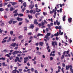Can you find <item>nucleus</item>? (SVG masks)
<instances>
[{
    "label": "nucleus",
    "instance_id": "36",
    "mask_svg": "<svg viewBox=\"0 0 73 73\" xmlns=\"http://www.w3.org/2000/svg\"><path fill=\"white\" fill-rule=\"evenodd\" d=\"M33 12V11L32 9L30 11V13L32 14Z\"/></svg>",
    "mask_w": 73,
    "mask_h": 73
},
{
    "label": "nucleus",
    "instance_id": "6",
    "mask_svg": "<svg viewBox=\"0 0 73 73\" xmlns=\"http://www.w3.org/2000/svg\"><path fill=\"white\" fill-rule=\"evenodd\" d=\"M34 24L36 25H37L38 24V22H37V21L36 19L34 20Z\"/></svg>",
    "mask_w": 73,
    "mask_h": 73
},
{
    "label": "nucleus",
    "instance_id": "13",
    "mask_svg": "<svg viewBox=\"0 0 73 73\" xmlns=\"http://www.w3.org/2000/svg\"><path fill=\"white\" fill-rule=\"evenodd\" d=\"M66 16L65 15L64 16L62 17V20L64 21H65L66 20Z\"/></svg>",
    "mask_w": 73,
    "mask_h": 73
},
{
    "label": "nucleus",
    "instance_id": "30",
    "mask_svg": "<svg viewBox=\"0 0 73 73\" xmlns=\"http://www.w3.org/2000/svg\"><path fill=\"white\" fill-rule=\"evenodd\" d=\"M18 15V13H15L14 14V16L15 17H16L17 16V15Z\"/></svg>",
    "mask_w": 73,
    "mask_h": 73
},
{
    "label": "nucleus",
    "instance_id": "24",
    "mask_svg": "<svg viewBox=\"0 0 73 73\" xmlns=\"http://www.w3.org/2000/svg\"><path fill=\"white\" fill-rule=\"evenodd\" d=\"M26 10V8L25 7H24V8L22 9V12L23 13L24 12V11Z\"/></svg>",
    "mask_w": 73,
    "mask_h": 73
},
{
    "label": "nucleus",
    "instance_id": "48",
    "mask_svg": "<svg viewBox=\"0 0 73 73\" xmlns=\"http://www.w3.org/2000/svg\"><path fill=\"white\" fill-rule=\"evenodd\" d=\"M16 54H18L19 53V51L16 50L15 51Z\"/></svg>",
    "mask_w": 73,
    "mask_h": 73
},
{
    "label": "nucleus",
    "instance_id": "1",
    "mask_svg": "<svg viewBox=\"0 0 73 73\" xmlns=\"http://www.w3.org/2000/svg\"><path fill=\"white\" fill-rule=\"evenodd\" d=\"M70 68V70L71 72H72V70H73V69H72V65H66V70H68V69H69Z\"/></svg>",
    "mask_w": 73,
    "mask_h": 73
},
{
    "label": "nucleus",
    "instance_id": "29",
    "mask_svg": "<svg viewBox=\"0 0 73 73\" xmlns=\"http://www.w3.org/2000/svg\"><path fill=\"white\" fill-rule=\"evenodd\" d=\"M23 23V22H22V21H21V22L19 23V26H20V25H21Z\"/></svg>",
    "mask_w": 73,
    "mask_h": 73
},
{
    "label": "nucleus",
    "instance_id": "33",
    "mask_svg": "<svg viewBox=\"0 0 73 73\" xmlns=\"http://www.w3.org/2000/svg\"><path fill=\"white\" fill-rule=\"evenodd\" d=\"M4 9L3 8H1L0 9V11H4Z\"/></svg>",
    "mask_w": 73,
    "mask_h": 73
},
{
    "label": "nucleus",
    "instance_id": "19",
    "mask_svg": "<svg viewBox=\"0 0 73 73\" xmlns=\"http://www.w3.org/2000/svg\"><path fill=\"white\" fill-rule=\"evenodd\" d=\"M23 6H24V8H25L27 6V5L25 2H24L23 3Z\"/></svg>",
    "mask_w": 73,
    "mask_h": 73
},
{
    "label": "nucleus",
    "instance_id": "37",
    "mask_svg": "<svg viewBox=\"0 0 73 73\" xmlns=\"http://www.w3.org/2000/svg\"><path fill=\"white\" fill-rule=\"evenodd\" d=\"M62 66L63 67H64L65 66V64H64V63H62Z\"/></svg>",
    "mask_w": 73,
    "mask_h": 73
},
{
    "label": "nucleus",
    "instance_id": "52",
    "mask_svg": "<svg viewBox=\"0 0 73 73\" xmlns=\"http://www.w3.org/2000/svg\"><path fill=\"white\" fill-rule=\"evenodd\" d=\"M16 40V37H15V38L14 39H13L12 41L13 42L15 41Z\"/></svg>",
    "mask_w": 73,
    "mask_h": 73
},
{
    "label": "nucleus",
    "instance_id": "2",
    "mask_svg": "<svg viewBox=\"0 0 73 73\" xmlns=\"http://www.w3.org/2000/svg\"><path fill=\"white\" fill-rule=\"evenodd\" d=\"M52 46H53L54 48L55 47V45L56 46L57 45V43L56 42H55V41H54L53 42H52Z\"/></svg>",
    "mask_w": 73,
    "mask_h": 73
},
{
    "label": "nucleus",
    "instance_id": "39",
    "mask_svg": "<svg viewBox=\"0 0 73 73\" xmlns=\"http://www.w3.org/2000/svg\"><path fill=\"white\" fill-rule=\"evenodd\" d=\"M13 56H11V57H9V59L10 60H11L12 59H13Z\"/></svg>",
    "mask_w": 73,
    "mask_h": 73
},
{
    "label": "nucleus",
    "instance_id": "12",
    "mask_svg": "<svg viewBox=\"0 0 73 73\" xmlns=\"http://www.w3.org/2000/svg\"><path fill=\"white\" fill-rule=\"evenodd\" d=\"M39 36H43L44 35L43 34H41L40 33H38L37 35V37H38Z\"/></svg>",
    "mask_w": 73,
    "mask_h": 73
},
{
    "label": "nucleus",
    "instance_id": "8",
    "mask_svg": "<svg viewBox=\"0 0 73 73\" xmlns=\"http://www.w3.org/2000/svg\"><path fill=\"white\" fill-rule=\"evenodd\" d=\"M72 19L70 17L68 19V23H71L72 22Z\"/></svg>",
    "mask_w": 73,
    "mask_h": 73
},
{
    "label": "nucleus",
    "instance_id": "41",
    "mask_svg": "<svg viewBox=\"0 0 73 73\" xmlns=\"http://www.w3.org/2000/svg\"><path fill=\"white\" fill-rule=\"evenodd\" d=\"M31 7L30 8V9H33V7H34V5H31Z\"/></svg>",
    "mask_w": 73,
    "mask_h": 73
},
{
    "label": "nucleus",
    "instance_id": "21",
    "mask_svg": "<svg viewBox=\"0 0 73 73\" xmlns=\"http://www.w3.org/2000/svg\"><path fill=\"white\" fill-rule=\"evenodd\" d=\"M44 38H46V39L49 40L50 38V37H48V36H45V37H44Z\"/></svg>",
    "mask_w": 73,
    "mask_h": 73
},
{
    "label": "nucleus",
    "instance_id": "3",
    "mask_svg": "<svg viewBox=\"0 0 73 73\" xmlns=\"http://www.w3.org/2000/svg\"><path fill=\"white\" fill-rule=\"evenodd\" d=\"M17 20L18 21H23V19L21 18H19V17H18L17 19Z\"/></svg>",
    "mask_w": 73,
    "mask_h": 73
},
{
    "label": "nucleus",
    "instance_id": "62",
    "mask_svg": "<svg viewBox=\"0 0 73 73\" xmlns=\"http://www.w3.org/2000/svg\"><path fill=\"white\" fill-rule=\"evenodd\" d=\"M3 51L4 52H7V50L6 49H5L4 50H3Z\"/></svg>",
    "mask_w": 73,
    "mask_h": 73
},
{
    "label": "nucleus",
    "instance_id": "4",
    "mask_svg": "<svg viewBox=\"0 0 73 73\" xmlns=\"http://www.w3.org/2000/svg\"><path fill=\"white\" fill-rule=\"evenodd\" d=\"M35 26L34 24H31L30 25V27H29V28L30 29H33Z\"/></svg>",
    "mask_w": 73,
    "mask_h": 73
},
{
    "label": "nucleus",
    "instance_id": "44",
    "mask_svg": "<svg viewBox=\"0 0 73 73\" xmlns=\"http://www.w3.org/2000/svg\"><path fill=\"white\" fill-rule=\"evenodd\" d=\"M58 29L59 30L61 29H62V27L61 26H60L59 27H58Z\"/></svg>",
    "mask_w": 73,
    "mask_h": 73
},
{
    "label": "nucleus",
    "instance_id": "50",
    "mask_svg": "<svg viewBox=\"0 0 73 73\" xmlns=\"http://www.w3.org/2000/svg\"><path fill=\"white\" fill-rule=\"evenodd\" d=\"M30 39L32 40L33 39V37L32 36H30V38H29Z\"/></svg>",
    "mask_w": 73,
    "mask_h": 73
},
{
    "label": "nucleus",
    "instance_id": "53",
    "mask_svg": "<svg viewBox=\"0 0 73 73\" xmlns=\"http://www.w3.org/2000/svg\"><path fill=\"white\" fill-rule=\"evenodd\" d=\"M50 26H51L52 27L53 25V23H50Z\"/></svg>",
    "mask_w": 73,
    "mask_h": 73
},
{
    "label": "nucleus",
    "instance_id": "28",
    "mask_svg": "<svg viewBox=\"0 0 73 73\" xmlns=\"http://www.w3.org/2000/svg\"><path fill=\"white\" fill-rule=\"evenodd\" d=\"M36 54H37L38 55H40L41 54V52L39 51L37 52Z\"/></svg>",
    "mask_w": 73,
    "mask_h": 73
},
{
    "label": "nucleus",
    "instance_id": "51",
    "mask_svg": "<svg viewBox=\"0 0 73 73\" xmlns=\"http://www.w3.org/2000/svg\"><path fill=\"white\" fill-rule=\"evenodd\" d=\"M39 30V29L38 28H36V30H35V32H37V31H38Z\"/></svg>",
    "mask_w": 73,
    "mask_h": 73
},
{
    "label": "nucleus",
    "instance_id": "7",
    "mask_svg": "<svg viewBox=\"0 0 73 73\" xmlns=\"http://www.w3.org/2000/svg\"><path fill=\"white\" fill-rule=\"evenodd\" d=\"M13 19H11V20L9 21L8 23L9 24H11L13 23Z\"/></svg>",
    "mask_w": 73,
    "mask_h": 73
},
{
    "label": "nucleus",
    "instance_id": "10",
    "mask_svg": "<svg viewBox=\"0 0 73 73\" xmlns=\"http://www.w3.org/2000/svg\"><path fill=\"white\" fill-rule=\"evenodd\" d=\"M47 27H48V29H49V30H51V25H50V24H48V25H47Z\"/></svg>",
    "mask_w": 73,
    "mask_h": 73
},
{
    "label": "nucleus",
    "instance_id": "23",
    "mask_svg": "<svg viewBox=\"0 0 73 73\" xmlns=\"http://www.w3.org/2000/svg\"><path fill=\"white\" fill-rule=\"evenodd\" d=\"M17 11H18V10L17 9L15 10V11H13V13L14 14L17 13Z\"/></svg>",
    "mask_w": 73,
    "mask_h": 73
},
{
    "label": "nucleus",
    "instance_id": "64",
    "mask_svg": "<svg viewBox=\"0 0 73 73\" xmlns=\"http://www.w3.org/2000/svg\"><path fill=\"white\" fill-rule=\"evenodd\" d=\"M25 54L22 53V55L24 57L25 56Z\"/></svg>",
    "mask_w": 73,
    "mask_h": 73
},
{
    "label": "nucleus",
    "instance_id": "42",
    "mask_svg": "<svg viewBox=\"0 0 73 73\" xmlns=\"http://www.w3.org/2000/svg\"><path fill=\"white\" fill-rule=\"evenodd\" d=\"M46 31L47 32H48L49 31V29L48 28H46Z\"/></svg>",
    "mask_w": 73,
    "mask_h": 73
},
{
    "label": "nucleus",
    "instance_id": "38",
    "mask_svg": "<svg viewBox=\"0 0 73 73\" xmlns=\"http://www.w3.org/2000/svg\"><path fill=\"white\" fill-rule=\"evenodd\" d=\"M27 27H24V31H27Z\"/></svg>",
    "mask_w": 73,
    "mask_h": 73
},
{
    "label": "nucleus",
    "instance_id": "40",
    "mask_svg": "<svg viewBox=\"0 0 73 73\" xmlns=\"http://www.w3.org/2000/svg\"><path fill=\"white\" fill-rule=\"evenodd\" d=\"M30 70H31V72H33L34 71V69L33 68H31Z\"/></svg>",
    "mask_w": 73,
    "mask_h": 73
},
{
    "label": "nucleus",
    "instance_id": "14",
    "mask_svg": "<svg viewBox=\"0 0 73 73\" xmlns=\"http://www.w3.org/2000/svg\"><path fill=\"white\" fill-rule=\"evenodd\" d=\"M11 37H10L9 38L8 40H7V42H11Z\"/></svg>",
    "mask_w": 73,
    "mask_h": 73
},
{
    "label": "nucleus",
    "instance_id": "47",
    "mask_svg": "<svg viewBox=\"0 0 73 73\" xmlns=\"http://www.w3.org/2000/svg\"><path fill=\"white\" fill-rule=\"evenodd\" d=\"M61 70H62V72L63 73H64V68H62Z\"/></svg>",
    "mask_w": 73,
    "mask_h": 73
},
{
    "label": "nucleus",
    "instance_id": "27",
    "mask_svg": "<svg viewBox=\"0 0 73 73\" xmlns=\"http://www.w3.org/2000/svg\"><path fill=\"white\" fill-rule=\"evenodd\" d=\"M14 33V32L13 31H10V34L11 35H13V33Z\"/></svg>",
    "mask_w": 73,
    "mask_h": 73
},
{
    "label": "nucleus",
    "instance_id": "61",
    "mask_svg": "<svg viewBox=\"0 0 73 73\" xmlns=\"http://www.w3.org/2000/svg\"><path fill=\"white\" fill-rule=\"evenodd\" d=\"M53 60V58L52 57H50V60Z\"/></svg>",
    "mask_w": 73,
    "mask_h": 73
},
{
    "label": "nucleus",
    "instance_id": "25",
    "mask_svg": "<svg viewBox=\"0 0 73 73\" xmlns=\"http://www.w3.org/2000/svg\"><path fill=\"white\" fill-rule=\"evenodd\" d=\"M0 60H5V58H3V57H2V58H0Z\"/></svg>",
    "mask_w": 73,
    "mask_h": 73
},
{
    "label": "nucleus",
    "instance_id": "58",
    "mask_svg": "<svg viewBox=\"0 0 73 73\" xmlns=\"http://www.w3.org/2000/svg\"><path fill=\"white\" fill-rule=\"evenodd\" d=\"M3 65V66H5V62H4L3 63H2Z\"/></svg>",
    "mask_w": 73,
    "mask_h": 73
},
{
    "label": "nucleus",
    "instance_id": "11",
    "mask_svg": "<svg viewBox=\"0 0 73 73\" xmlns=\"http://www.w3.org/2000/svg\"><path fill=\"white\" fill-rule=\"evenodd\" d=\"M15 10V9H14L13 7H11L10 9V11H12L14 10Z\"/></svg>",
    "mask_w": 73,
    "mask_h": 73
},
{
    "label": "nucleus",
    "instance_id": "17",
    "mask_svg": "<svg viewBox=\"0 0 73 73\" xmlns=\"http://www.w3.org/2000/svg\"><path fill=\"white\" fill-rule=\"evenodd\" d=\"M51 35V33H47V34L45 36H47V37H49V36H50Z\"/></svg>",
    "mask_w": 73,
    "mask_h": 73
},
{
    "label": "nucleus",
    "instance_id": "55",
    "mask_svg": "<svg viewBox=\"0 0 73 73\" xmlns=\"http://www.w3.org/2000/svg\"><path fill=\"white\" fill-rule=\"evenodd\" d=\"M4 23H3L2 24H1V26H4Z\"/></svg>",
    "mask_w": 73,
    "mask_h": 73
},
{
    "label": "nucleus",
    "instance_id": "20",
    "mask_svg": "<svg viewBox=\"0 0 73 73\" xmlns=\"http://www.w3.org/2000/svg\"><path fill=\"white\" fill-rule=\"evenodd\" d=\"M23 14H21V13H20V14H19L18 15V16L19 17H23Z\"/></svg>",
    "mask_w": 73,
    "mask_h": 73
},
{
    "label": "nucleus",
    "instance_id": "18",
    "mask_svg": "<svg viewBox=\"0 0 73 73\" xmlns=\"http://www.w3.org/2000/svg\"><path fill=\"white\" fill-rule=\"evenodd\" d=\"M56 24L58 26H59L60 25V23L59 22H58V20H56Z\"/></svg>",
    "mask_w": 73,
    "mask_h": 73
},
{
    "label": "nucleus",
    "instance_id": "22",
    "mask_svg": "<svg viewBox=\"0 0 73 73\" xmlns=\"http://www.w3.org/2000/svg\"><path fill=\"white\" fill-rule=\"evenodd\" d=\"M17 71V69H15V70H14L12 71V72L13 73H16Z\"/></svg>",
    "mask_w": 73,
    "mask_h": 73
},
{
    "label": "nucleus",
    "instance_id": "63",
    "mask_svg": "<svg viewBox=\"0 0 73 73\" xmlns=\"http://www.w3.org/2000/svg\"><path fill=\"white\" fill-rule=\"evenodd\" d=\"M35 73H38V72L36 70H35Z\"/></svg>",
    "mask_w": 73,
    "mask_h": 73
},
{
    "label": "nucleus",
    "instance_id": "59",
    "mask_svg": "<svg viewBox=\"0 0 73 73\" xmlns=\"http://www.w3.org/2000/svg\"><path fill=\"white\" fill-rule=\"evenodd\" d=\"M38 15V14L37 13H36L35 14V17H36V18H37L38 17L37 16Z\"/></svg>",
    "mask_w": 73,
    "mask_h": 73
},
{
    "label": "nucleus",
    "instance_id": "31",
    "mask_svg": "<svg viewBox=\"0 0 73 73\" xmlns=\"http://www.w3.org/2000/svg\"><path fill=\"white\" fill-rule=\"evenodd\" d=\"M28 17L29 18V19H32V16H31L30 15H28Z\"/></svg>",
    "mask_w": 73,
    "mask_h": 73
},
{
    "label": "nucleus",
    "instance_id": "32",
    "mask_svg": "<svg viewBox=\"0 0 73 73\" xmlns=\"http://www.w3.org/2000/svg\"><path fill=\"white\" fill-rule=\"evenodd\" d=\"M6 40H3L2 41V43L3 44L6 42Z\"/></svg>",
    "mask_w": 73,
    "mask_h": 73
},
{
    "label": "nucleus",
    "instance_id": "16",
    "mask_svg": "<svg viewBox=\"0 0 73 73\" xmlns=\"http://www.w3.org/2000/svg\"><path fill=\"white\" fill-rule=\"evenodd\" d=\"M39 46H42L44 44V43L43 42H39Z\"/></svg>",
    "mask_w": 73,
    "mask_h": 73
},
{
    "label": "nucleus",
    "instance_id": "46",
    "mask_svg": "<svg viewBox=\"0 0 73 73\" xmlns=\"http://www.w3.org/2000/svg\"><path fill=\"white\" fill-rule=\"evenodd\" d=\"M17 22V21H13V24H15V23H16Z\"/></svg>",
    "mask_w": 73,
    "mask_h": 73
},
{
    "label": "nucleus",
    "instance_id": "15",
    "mask_svg": "<svg viewBox=\"0 0 73 73\" xmlns=\"http://www.w3.org/2000/svg\"><path fill=\"white\" fill-rule=\"evenodd\" d=\"M41 11V10L38 9V8H36V12H38Z\"/></svg>",
    "mask_w": 73,
    "mask_h": 73
},
{
    "label": "nucleus",
    "instance_id": "9",
    "mask_svg": "<svg viewBox=\"0 0 73 73\" xmlns=\"http://www.w3.org/2000/svg\"><path fill=\"white\" fill-rule=\"evenodd\" d=\"M10 3H11L12 4V5L13 6H15L16 5V4H17V3L16 2H10Z\"/></svg>",
    "mask_w": 73,
    "mask_h": 73
},
{
    "label": "nucleus",
    "instance_id": "60",
    "mask_svg": "<svg viewBox=\"0 0 73 73\" xmlns=\"http://www.w3.org/2000/svg\"><path fill=\"white\" fill-rule=\"evenodd\" d=\"M28 35H32V33L31 32L28 33Z\"/></svg>",
    "mask_w": 73,
    "mask_h": 73
},
{
    "label": "nucleus",
    "instance_id": "57",
    "mask_svg": "<svg viewBox=\"0 0 73 73\" xmlns=\"http://www.w3.org/2000/svg\"><path fill=\"white\" fill-rule=\"evenodd\" d=\"M16 54L15 51H14L13 52V55H14Z\"/></svg>",
    "mask_w": 73,
    "mask_h": 73
},
{
    "label": "nucleus",
    "instance_id": "43",
    "mask_svg": "<svg viewBox=\"0 0 73 73\" xmlns=\"http://www.w3.org/2000/svg\"><path fill=\"white\" fill-rule=\"evenodd\" d=\"M29 59V58L28 57H26L25 58H24V59L25 60H28Z\"/></svg>",
    "mask_w": 73,
    "mask_h": 73
},
{
    "label": "nucleus",
    "instance_id": "49",
    "mask_svg": "<svg viewBox=\"0 0 73 73\" xmlns=\"http://www.w3.org/2000/svg\"><path fill=\"white\" fill-rule=\"evenodd\" d=\"M43 21H44V23L45 24H47L48 23V22H46V21L45 20H44Z\"/></svg>",
    "mask_w": 73,
    "mask_h": 73
},
{
    "label": "nucleus",
    "instance_id": "5",
    "mask_svg": "<svg viewBox=\"0 0 73 73\" xmlns=\"http://www.w3.org/2000/svg\"><path fill=\"white\" fill-rule=\"evenodd\" d=\"M16 44V43H12V44H11V46L12 47H15V46Z\"/></svg>",
    "mask_w": 73,
    "mask_h": 73
},
{
    "label": "nucleus",
    "instance_id": "34",
    "mask_svg": "<svg viewBox=\"0 0 73 73\" xmlns=\"http://www.w3.org/2000/svg\"><path fill=\"white\" fill-rule=\"evenodd\" d=\"M19 39H22L23 38V36L21 35L20 36L18 37Z\"/></svg>",
    "mask_w": 73,
    "mask_h": 73
},
{
    "label": "nucleus",
    "instance_id": "26",
    "mask_svg": "<svg viewBox=\"0 0 73 73\" xmlns=\"http://www.w3.org/2000/svg\"><path fill=\"white\" fill-rule=\"evenodd\" d=\"M25 22L26 23H29V21L27 18H26L25 20Z\"/></svg>",
    "mask_w": 73,
    "mask_h": 73
},
{
    "label": "nucleus",
    "instance_id": "56",
    "mask_svg": "<svg viewBox=\"0 0 73 73\" xmlns=\"http://www.w3.org/2000/svg\"><path fill=\"white\" fill-rule=\"evenodd\" d=\"M11 5L10 4H9L7 5V7L8 8L10 7H11Z\"/></svg>",
    "mask_w": 73,
    "mask_h": 73
},
{
    "label": "nucleus",
    "instance_id": "54",
    "mask_svg": "<svg viewBox=\"0 0 73 73\" xmlns=\"http://www.w3.org/2000/svg\"><path fill=\"white\" fill-rule=\"evenodd\" d=\"M19 58L18 57V56H17L16 57V59L17 60H19Z\"/></svg>",
    "mask_w": 73,
    "mask_h": 73
},
{
    "label": "nucleus",
    "instance_id": "35",
    "mask_svg": "<svg viewBox=\"0 0 73 73\" xmlns=\"http://www.w3.org/2000/svg\"><path fill=\"white\" fill-rule=\"evenodd\" d=\"M8 4V3H4V5H3L4 6H5L7 5V4Z\"/></svg>",
    "mask_w": 73,
    "mask_h": 73
},
{
    "label": "nucleus",
    "instance_id": "45",
    "mask_svg": "<svg viewBox=\"0 0 73 73\" xmlns=\"http://www.w3.org/2000/svg\"><path fill=\"white\" fill-rule=\"evenodd\" d=\"M64 55H62L61 56V60H62L64 58Z\"/></svg>",
    "mask_w": 73,
    "mask_h": 73
}]
</instances>
